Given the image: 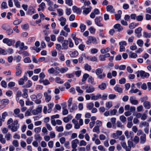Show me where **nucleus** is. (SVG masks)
Segmentation results:
<instances>
[{"label":"nucleus","mask_w":151,"mask_h":151,"mask_svg":"<svg viewBox=\"0 0 151 151\" xmlns=\"http://www.w3.org/2000/svg\"><path fill=\"white\" fill-rule=\"evenodd\" d=\"M13 145L15 147H18L19 146V144L17 140H14L12 142Z\"/></svg>","instance_id":"obj_62"},{"label":"nucleus","mask_w":151,"mask_h":151,"mask_svg":"<svg viewBox=\"0 0 151 151\" xmlns=\"http://www.w3.org/2000/svg\"><path fill=\"white\" fill-rule=\"evenodd\" d=\"M93 132H96L98 134L100 133V129L99 126H96L94 127L93 129Z\"/></svg>","instance_id":"obj_35"},{"label":"nucleus","mask_w":151,"mask_h":151,"mask_svg":"<svg viewBox=\"0 0 151 151\" xmlns=\"http://www.w3.org/2000/svg\"><path fill=\"white\" fill-rule=\"evenodd\" d=\"M114 89L116 91L119 93H122L123 92L122 89L120 87L119 85H116L114 87Z\"/></svg>","instance_id":"obj_13"},{"label":"nucleus","mask_w":151,"mask_h":151,"mask_svg":"<svg viewBox=\"0 0 151 151\" xmlns=\"http://www.w3.org/2000/svg\"><path fill=\"white\" fill-rule=\"evenodd\" d=\"M106 10L108 12H109L111 13H113L114 10L113 9V7L112 5H108L106 7Z\"/></svg>","instance_id":"obj_32"},{"label":"nucleus","mask_w":151,"mask_h":151,"mask_svg":"<svg viewBox=\"0 0 151 151\" xmlns=\"http://www.w3.org/2000/svg\"><path fill=\"white\" fill-rule=\"evenodd\" d=\"M68 70V68L66 67L62 68L60 69V72H61V73H63L66 72Z\"/></svg>","instance_id":"obj_58"},{"label":"nucleus","mask_w":151,"mask_h":151,"mask_svg":"<svg viewBox=\"0 0 151 151\" xmlns=\"http://www.w3.org/2000/svg\"><path fill=\"white\" fill-rule=\"evenodd\" d=\"M2 28L6 31V33L8 35L12 34L13 32V30L10 28H9L5 25H3L1 26Z\"/></svg>","instance_id":"obj_6"},{"label":"nucleus","mask_w":151,"mask_h":151,"mask_svg":"<svg viewBox=\"0 0 151 151\" xmlns=\"http://www.w3.org/2000/svg\"><path fill=\"white\" fill-rule=\"evenodd\" d=\"M14 5L17 7L20 8V3L18 0H14Z\"/></svg>","instance_id":"obj_53"},{"label":"nucleus","mask_w":151,"mask_h":151,"mask_svg":"<svg viewBox=\"0 0 151 151\" xmlns=\"http://www.w3.org/2000/svg\"><path fill=\"white\" fill-rule=\"evenodd\" d=\"M133 141L135 144H137L139 142V138L137 136H135L134 137Z\"/></svg>","instance_id":"obj_57"},{"label":"nucleus","mask_w":151,"mask_h":151,"mask_svg":"<svg viewBox=\"0 0 151 151\" xmlns=\"http://www.w3.org/2000/svg\"><path fill=\"white\" fill-rule=\"evenodd\" d=\"M142 30V28L141 27H139L138 28L136 29L134 31V33L137 34V37L138 38H139L142 36L141 32Z\"/></svg>","instance_id":"obj_9"},{"label":"nucleus","mask_w":151,"mask_h":151,"mask_svg":"<svg viewBox=\"0 0 151 151\" xmlns=\"http://www.w3.org/2000/svg\"><path fill=\"white\" fill-rule=\"evenodd\" d=\"M110 50V48L109 47H107L105 49H102L101 50V52L102 54H105L108 52Z\"/></svg>","instance_id":"obj_43"},{"label":"nucleus","mask_w":151,"mask_h":151,"mask_svg":"<svg viewBox=\"0 0 151 151\" xmlns=\"http://www.w3.org/2000/svg\"><path fill=\"white\" fill-rule=\"evenodd\" d=\"M114 29H117L119 32L121 31L123 29V27L119 24H117L114 25Z\"/></svg>","instance_id":"obj_21"},{"label":"nucleus","mask_w":151,"mask_h":151,"mask_svg":"<svg viewBox=\"0 0 151 151\" xmlns=\"http://www.w3.org/2000/svg\"><path fill=\"white\" fill-rule=\"evenodd\" d=\"M55 129L58 132H62L63 130V126L58 127L57 126L55 127Z\"/></svg>","instance_id":"obj_41"},{"label":"nucleus","mask_w":151,"mask_h":151,"mask_svg":"<svg viewBox=\"0 0 151 151\" xmlns=\"http://www.w3.org/2000/svg\"><path fill=\"white\" fill-rule=\"evenodd\" d=\"M98 149L101 151H106V150L105 149L103 146L100 145L98 146Z\"/></svg>","instance_id":"obj_59"},{"label":"nucleus","mask_w":151,"mask_h":151,"mask_svg":"<svg viewBox=\"0 0 151 151\" xmlns=\"http://www.w3.org/2000/svg\"><path fill=\"white\" fill-rule=\"evenodd\" d=\"M119 119L122 123H124L126 121V118L123 115L120 116Z\"/></svg>","instance_id":"obj_47"},{"label":"nucleus","mask_w":151,"mask_h":151,"mask_svg":"<svg viewBox=\"0 0 151 151\" xmlns=\"http://www.w3.org/2000/svg\"><path fill=\"white\" fill-rule=\"evenodd\" d=\"M66 104H64V106L63 108V115H65L68 114V111L66 109Z\"/></svg>","instance_id":"obj_30"},{"label":"nucleus","mask_w":151,"mask_h":151,"mask_svg":"<svg viewBox=\"0 0 151 151\" xmlns=\"http://www.w3.org/2000/svg\"><path fill=\"white\" fill-rule=\"evenodd\" d=\"M80 28L81 29V32H83L86 29V27L85 25L81 24H80Z\"/></svg>","instance_id":"obj_49"},{"label":"nucleus","mask_w":151,"mask_h":151,"mask_svg":"<svg viewBox=\"0 0 151 151\" xmlns=\"http://www.w3.org/2000/svg\"><path fill=\"white\" fill-rule=\"evenodd\" d=\"M73 11L74 13L78 14H80L81 12V10L80 8H78L75 6H73L72 7Z\"/></svg>","instance_id":"obj_11"},{"label":"nucleus","mask_w":151,"mask_h":151,"mask_svg":"<svg viewBox=\"0 0 151 151\" xmlns=\"http://www.w3.org/2000/svg\"><path fill=\"white\" fill-rule=\"evenodd\" d=\"M46 6L44 2H42L39 6V8H38L37 10L38 11L41 10L43 11Z\"/></svg>","instance_id":"obj_22"},{"label":"nucleus","mask_w":151,"mask_h":151,"mask_svg":"<svg viewBox=\"0 0 151 151\" xmlns=\"http://www.w3.org/2000/svg\"><path fill=\"white\" fill-rule=\"evenodd\" d=\"M137 43L139 46L142 47L143 44V41L142 40L139 39L137 40Z\"/></svg>","instance_id":"obj_46"},{"label":"nucleus","mask_w":151,"mask_h":151,"mask_svg":"<svg viewBox=\"0 0 151 151\" xmlns=\"http://www.w3.org/2000/svg\"><path fill=\"white\" fill-rule=\"evenodd\" d=\"M140 143L143 144L146 141V135L145 134H142L140 137Z\"/></svg>","instance_id":"obj_19"},{"label":"nucleus","mask_w":151,"mask_h":151,"mask_svg":"<svg viewBox=\"0 0 151 151\" xmlns=\"http://www.w3.org/2000/svg\"><path fill=\"white\" fill-rule=\"evenodd\" d=\"M18 65V66L16 67L17 71L15 73V74L17 76H20L22 73V70L19 66L20 65Z\"/></svg>","instance_id":"obj_10"},{"label":"nucleus","mask_w":151,"mask_h":151,"mask_svg":"<svg viewBox=\"0 0 151 151\" xmlns=\"http://www.w3.org/2000/svg\"><path fill=\"white\" fill-rule=\"evenodd\" d=\"M0 142L2 144L5 143L6 141L5 139L3 138V136L2 134H0Z\"/></svg>","instance_id":"obj_36"},{"label":"nucleus","mask_w":151,"mask_h":151,"mask_svg":"<svg viewBox=\"0 0 151 151\" xmlns=\"http://www.w3.org/2000/svg\"><path fill=\"white\" fill-rule=\"evenodd\" d=\"M95 91V88L93 86L90 85H88V87L86 91V93H91Z\"/></svg>","instance_id":"obj_12"},{"label":"nucleus","mask_w":151,"mask_h":151,"mask_svg":"<svg viewBox=\"0 0 151 151\" xmlns=\"http://www.w3.org/2000/svg\"><path fill=\"white\" fill-rule=\"evenodd\" d=\"M1 7L2 9L7 8V4L6 2H3L2 3Z\"/></svg>","instance_id":"obj_52"},{"label":"nucleus","mask_w":151,"mask_h":151,"mask_svg":"<svg viewBox=\"0 0 151 151\" xmlns=\"http://www.w3.org/2000/svg\"><path fill=\"white\" fill-rule=\"evenodd\" d=\"M130 102L134 105H136L138 104V101L135 99L133 96H131L129 98Z\"/></svg>","instance_id":"obj_17"},{"label":"nucleus","mask_w":151,"mask_h":151,"mask_svg":"<svg viewBox=\"0 0 151 151\" xmlns=\"http://www.w3.org/2000/svg\"><path fill=\"white\" fill-rule=\"evenodd\" d=\"M83 6L82 8L83 9V13L84 14L87 15L88 14L91 10V8H83Z\"/></svg>","instance_id":"obj_20"},{"label":"nucleus","mask_w":151,"mask_h":151,"mask_svg":"<svg viewBox=\"0 0 151 151\" xmlns=\"http://www.w3.org/2000/svg\"><path fill=\"white\" fill-rule=\"evenodd\" d=\"M89 39V41H91V42L94 44H97V40L95 37L93 36H89L88 37Z\"/></svg>","instance_id":"obj_25"},{"label":"nucleus","mask_w":151,"mask_h":151,"mask_svg":"<svg viewBox=\"0 0 151 151\" xmlns=\"http://www.w3.org/2000/svg\"><path fill=\"white\" fill-rule=\"evenodd\" d=\"M8 127L12 132H17L19 128V124L18 123V121L17 120L14 121L12 123L8 125Z\"/></svg>","instance_id":"obj_2"},{"label":"nucleus","mask_w":151,"mask_h":151,"mask_svg":"<svg viewBox=\"0 0 151 151\" xmlns=\"http://www.w3.org/2000/svg\"><path fill=\"white\" fill-rule=\"evenodd\" d=\"M32 82L29 80L26 84L23 86V87L24 88H29L32 85Z\"/></svg>","instance_id":"obj_28"},{"label":"nucleus","mask_w":151,"mask_h":151,"mask_svg":"<svg viewBox=\"0 0 151 151\" xmlns=\"http://www.w3.org/2000/svg\"><path fill=\"white\" fill-rule=\"evenodd\" d=\"M5 137L7 141H9L12 138V136L11 134L9 133L5 135Z\"/></svg>","instance_id":"obj_40"},{"label":"nucleus","mask_w":151,"mask_h":151,"mask_svg":"<svg viewBox=\"0 0 151 151\" xmlns=\"http://www.w3.org/2000/svg\"><path fill=\"white\" fill-rule=\"evenodd\" d=\"M89 76V75L87 73H85L83 76L82 81L80 83L81 85L84 84L86 83V81Z\"/></svg>","instance_id":"obj_15"},{"label":"nucleus","mask_w":151,"mask_h":151,"mask_svg":"<svg viewBox=\"0 0 151 151\" xmlns=\"http://www.w3.org/2000/svg\"><path fill=\"white\" fill-rule=\"evenodd\" d=\"M94 106V104L92 102H91L89 103H88L87 104V108L90 110H91L92 108H93V107Z\"/></svg>","instance_id":"obj_39"},{"label":"nucleus","mask_w":151,"mask_h":151,"mask_svg":"<svg viewBox=\"0 0 151 151\" xmlns=\"http://www.w3.org/2000/svg\"><path fill=\"white\" fill-rule=\"evenodd\" d=\"M58 20L60 22V24L61 26H64L65 25L66 22L65 18L61 17Z\"/></svg>","instance_id":"obj_18"},{"label":"nucleus","mask_w":151,"mask_h":151,"mask_svg":"<svg viewBox=\"0 0 151 151\" xmlns=\"http://www.w3.org/2000/svg\"><path fill=\"white\" fill-rule=\"evenodd\" d=\"M101 95L100 94H97L96 96H93L91 97L92 100H96L98 99L101 98Z\"/></svg>","instance_id":"obj_31"},{"label":"nucleus","mask_w":151,"mask_h":151,"mask_svg":"<svg viewBox=\"0 0 151 151\" xmlns=\"http://www.w3.org/2000/svg\"><path fill=\"white\" fill-rule=\"evenodd\" d=\"M149 126V123L146 122H141L139 125V127L140 128H142L143 127H148Z\"/></svg>","instance_id":"obj_27"},{"label":"nucleus","mask_w":151,"mask_h":151,"mask_svg":"<svg viewBox=\"0 0 151 151\" xmlns=\"http://www.w3.org/2000/svg\"><path fill=\"white\" fill-rule=\"evenodd\" d=\"M23 61L25 63H30L31 62V60L30 58L28 57L25 58Z\"/></svg>","instance_id":"obj_55"},{"label":"nucleus","mask_w":151,"mask_h":151,"mask_svg":"<svg viewBox=\"0 0 151 151\" xmlns=\"http://www.w3.org/2000/svg\"><path fill=\"white\" fill-rule=\"evenodd\" d=\"M27 77L24 75L23 77L20 78L18 81V83L19 85H22L24 83V82L26 81L27 80Z\"/></svg>","instance_id":"obj_8"},{"label":"nucleus","mask_w":151,"mask_h":151,"mask_svg":"<svg viewBox=\"0 0 151 151\" xmlns=\"http://www.w3.org/2000/svg\"><path fill=\"white\" fill-rule=\"evenodd\" d=\"M23 93L22 95V97L24 98H27L28 97L27 89H25L23 90Z\"/></svg>","instance_id":"obj_33"},{"label":"nucleus","mask_w":151,"mask_h":151,"mask_svg":"<svg viewBox=\"0 0 151 151\" xmlns=\"http://www.w3.org/2000/svg\"><path fill=\"white\" fill-rule=\"evenodd\" d=\"M79 140L77 139H75L71 142V147L72 148H76L77 147V144L79 143Z\"/></svg>","instance_id":"obj_14"},{"label":"nucleus","mask_w":151,"mask_h":151,"mask_svg":"<svg viewBox=\"0 0 151 151\" xmlns=\"http://www.w3.org/2000/svg\"><path fill=\"white\" fill-rule=\"evenodd\" d=\"M143 105L145 108L147 109H149L151 107L150 103L147 101L144 102L143 104Z\"/></svg>","instance_id":"obj_23"},{"label":"nucleus","mask_w":151,"mask_h":151,"mask_svg":"<svg viewBox=\"0 0 151 151\" xmlns=\"http://www.w3.org/2000/svg\"><path fill=\"white\" fill-rule=\"evenodd\" d=\"M103 69L101 68H98L96 70L95 73L98 78L103 79L105 77L106 75L104 73H103Z\"/></svg>","instance_id":"obj_3"},{"label":"nucleus","mask_w":151,"mask_h":151,"mask_svg":"<svg viewBox=\"0 0 151 151\" xmlns=\"http://www.w3.org/2000/svg\"><path fill=\"white\" fill-rule=\"evenodd\" d=\"M86 58L88 60L91 61L92 62L96 61L97 60V58L95 56L93 57L87 56Z\"/></svg>","instance_id":"obj_29"},{"label":"nucleus","mask_w":151,"mask_h":151,"mask_svg":"<svg viewBox=\"0 0 151 151\" xmlns=\"http://www.w3.org/2000/svg\"><path fill=\"white\" fill-rule=\"evenodd\" d=\"M19 48L22 50H27L28 47L27 46L24 45V42H22L19 47Z\"/></svg>","instance_id":"obj_37"},{"label":"nucleus","mask_w":151,"mask_h":151,"mask_svg":"<svg viewBox=\"0 0 151 151\" xmlns=\"http://www.w3.org/2000/svg\"><path fill=\"white\" fill-rule=\"evenodd\" d=\"M116 126L117 127L123 128L124 127V126L122 124V123L120 121H118L116 122Z\"/></svg>","instance_id":"obj_56"},{"label":"nucleus","mask_w":151,"mask_h":151,"mask_svg":"<svg viewBox=\"0 0 151 151\" xmlns=\"http://www.w3.org/2000/svg\"><path fill=\"white\" fill-rule=\"evenodd\" d=\"M127 143L128 147H135V145H134L133 142L131 141H128Z\"/></svg>","instance_id":"obj_51"},{"label":"nucleus","mask_w":151,"mask_h":151,"mask_svg":"<svg viewBox=\"0 0 151 151\" xmlns=\"http://www.w3.org/2000/svg\"><path fill=\"white\" fill-rule=\"evenodd\" d=\"M109 111L110 112V115H114L116 114L117 110L116 109H114L112 110H110Z\"/></svg>","instance_id":"obj_42"},{"label":"nucleus","mask_w":151,"mask_h":151,"mask_svg":"<svg viewBox=\"0 0 151 151\" xmlns=\"http://www.w3.org/2000/svg\"><path fill=\"white\" fill-rule=\"evenodd\" d=\"M62 50H66L68 48V45L69 47L72 48L73 47L74 44L71 39L69 38L68 40H65L61 42Z\"/></svg>","instance_id":"obj_1"},{"label":"nucleus","mask_w":151,"mask_h":151,"mask_svg":"<svg viewBox=\"0 0 151 151\" xmlns=\"http://www.w3.org/2000/svg\"><path fill=\"white\" fill-rule=\"evenodd\" d=\"M9 103V100L7 99H4L2 100L1 101V104L5 107Z\"/></svg>","instance_id":"obj_24"},{"label":"nucleus","mask_w":151,"mask_h":151,"mask_svg":"<svg viewBox=\"0 0 151 151\" xmlns=\"http://www.w3.org/2000/svg\"><path fill=\"white\" fill-rule=\"evenodd\" d=\"M151 34L150 33H148L146 32H144L143 33V36L146 38H150L151 37Z\"/></svg>","instance_id":"obj_54"},{"label":"nucleus","mask_w":151,"mask_h":151,"mask_svg":"<svg viewBox=\"0 0 151 151\" xmlns=\"http://www.w3.org/2000/svg\"><path fill=\"white\" fill-rule=\"evenodd\" d=\"M35 9L32 6H30L29 7L27 14L32 15L35 13Z\"/></svg>","instance_id":"obj_16"},{"label":"nucleus","mask_w":151,"mask_h":151,"mask_svg":"<svg viewBox=\"0 0 151 151\" xmlns=\"http://www.w3.org/2000/svg\"><path fill=\"white\" fill-rule=\"evenodd\" d=\"M3 42L6 44L8 46H11L14 43V42L11 39L8 38H4L3 40Z\"/></svg>","instance_id":"obj_7"},{"label":"nucleus","mask_w":151,"mask_h":151,"mask_svg":"<svg viewBox=\"0 0 151 151\" xmlns=\"http://www.w3.org/2000/svg\"><path fill=\"white\" fill-rule=\"evenodd\" d=\"M7 54V51L5 50L0 48V55H5Z\"/></svg>","instance_id":"obj_45"},{"label":"nucleus","mask_w":151,"mask_h":151,"mask_svg":"<svg viewBox=\"0 0 151 151\" xmlns=\"http://www.w3.org/2000/svg\"><path fill=\"white\" fill-rule=\"evenodd\" d=\"M103 20V18L101 16L96 17L95 19V22L96 24L99 27H103V24L101 23Z\"/></svg>","instance_id":"obj_5"},{"label":"nucleus","mask_w":151,"mask_h":151,"mask_svg":"<svg viewBox=\"0 0 151 151\" xmlns=\"http://www.w3.org/2000/svg\"><path fill=\"white\" fill-rule=\"evenodd\" d=\"M137 77H139L140 76L142 78H148L150 76L148 73L145 72L142 70L137 71L136 72Z\"/></svg>","instance_id":"obj_4"},{"label":"nucleus","mask_w":151,"mask_h":151,"mask_svg":"<svg viewBox=\"0 0 151 151\" xmlns=\"http://www.w3.org/2000/svg\"><path fill=\"white\" fill-rule=\"evenodd\" d=\"M139 91V90L137 88L134 89L133 88H132L129 91V93L131 94L133 93H136Z\"/></svg>","instance_id":"obj_50"},{"label":"nucleus","mask_w":151,"mask_h":151,"mask_svg":"<svg viewBox=\"0 0 151 151\" xmlns=\"http://www.w3.org/2000/svg\"><path fill=\"white\" fill-rule=\"evenodd\" d=\"M112 102L109 101L106 103V107L108 109L110 108L112 106Z\"/></svg>","instance_id":"obj_48"},{"label":"nucleus","mask_w":151,"mask_h":151,"mask_svg":"<svg viewBox=\"0 0 151 151\" xmlns=\"http://www.w3.org/2000/svg\"><path fill=\"white\" fill-rule=\"evenodd\" d=\"M106 84L104 83H102L100 85H99L98 88L101 90H104L106 88Z\"/></svg>","instance_id":"obj_34"},{"label":"nucleus","mask_w":151,"mask_h":151,"mask_svg":"<svg viewBox=\"0 0 151 151\" xmlns=\"http://www.w3.org/2000/svg\"><path fill=\"white\" fill-rule=\"evenodd\" d=\"M1 85L4 88H6L7 86V84L6 82L5 81H2L1 82Z\"/></svg>","instance_id":"obj_61"},{"label":"nucleus","mask_w":151,"mask_h":151,"mask_svg":"<svg viewBox=\"0 0 151 151\" xmlns=\"http://www.w3.org/2000/svg\"><path fill=\"white\" fill-rule=\"evenodd\" d=\"M57 12L59 16H61L63 14V10L61 9H57Z\"/></svg>","instance_id":"obj_63"},{"label":"nucleus","mask_w":151,"mask_h":151,"mask_svg":"<svg viewBox=\"0 0 151 151\" xmlns=\"http://www.w3.org/2000/svg\"><path fill=\"white\" fill-rule=\"evenodd\" d=\"M35 139L37 140H41L42 139V137L40 136L39 134H37L35 135Z\"/></svg>","instance_id":"obj_64"},{"label":"nucleus","mask_w":151,"mask_h":151,"mask_svg":"<svg viewBox=\"0 0 151 151\" xmlns=\"http://www.w3.org/2000/svg\"><path fill=\"white\" fill-rule=\"evenodd\" d=\"M44 96L45 97V100L47 102H49L51 98V96L50 95H48V93L45 92L44 93Z\"/></svg>","instance_id":"obj_26"},{"label":"nucleus","mask_w":151,"mask_h":151,"mask_svg":"<svg viewBox=\"0 0 151 151\" xmlns=\"http://www.w3.org/2000/svg\"><path fill=\"white\" fill-rule=\"evenodd\" d=\"M73 39L74 40L75 44L76 45H77L79 43L78 40H79L80 41H82V40L80 38H78L76 37H75V36H72Z\"/></svg>","instance_id":"obj_38"},{"label":"nucleus","mask_w":151,"mask_h":151,"mask_svg":"<svg viewBox=\"0 0 151 151\" xmlns=\"http://www.w3.org/2000/svg\"><path fill=\"white\" fill-rule=\"evenodd\" d=\"M84 68L86 70H87L88 71H90L91 69V66L87 64L85 65Z\"/></svg>","instance_id":"obj_44"},{"label":"nucleus","mask_w":151,"mask_h":151,"mask_svg":"<svg viewBox=\"0 0 151 151\" xmlns=\"http://www.w3.org/2000/svg\"><path fill=\"white\" fill-rule=\"evenodd\" d=\"M89 30L91 34H94L96 31V29L93 27H91L89 29Z\"/></svg>","instance_id":"obj_60"}]
</instances>
